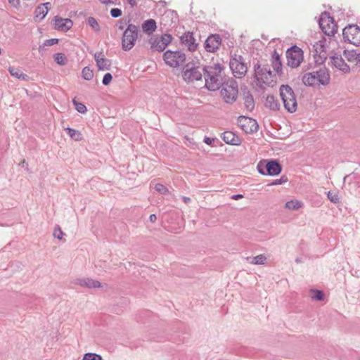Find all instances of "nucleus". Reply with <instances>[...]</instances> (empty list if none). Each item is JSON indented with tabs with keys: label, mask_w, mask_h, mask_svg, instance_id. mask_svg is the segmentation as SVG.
<instances>
[{
	"label": "nucleus",
	"mask_w": 360,
	"mask_h": 360,
	"mask_svg": "<svg viewBox=\"0 0 360 360\" xmlns=\"http://www.w3.org/2000/svg\"><path fill=\"white\" fill-rule=\"evenodd\" d=\"M224 67L216 63L213 65L203 66L202 72L205 81V86L210 91H216L220 89L223 81Z\"/></svg>",
	"instance_id": "obj_1"
},
{
	"label": "nucleus",
	"mask_w": 360,
	"mask_h": 360,
	"mask_svg": "<svg viewBox=\"0 0 360 360\" xmlns=\"http://www.w3.org/2000/svg\"><path fill=\"white\" fill-rule=\"evenodd\" d=\"M280 96L284 108L290 112H295L297 108V103L294 91L289 85H281L280 87Z\"/></svg>",
	"instance_id": "obj_2"
},
{
	"label": "nucleus",
	"mask_w": 360,
	"mask_h": 360,
	"mask_svg": "<svg viewBox=\"0 0 360 360\" xmlns=\"http://www.w3.org/2000/svg\"><path fill=\"white\" fill-rule=\"evenodd\" d=\"M221 96L226 103L232 104L237 98L238 94V85L234 79L224 82L220 86Z\"/></svg>",
	"instance_id": "obj_3"
},
{
	"label": "nucleus",
	"mask_w": 360,
	"mask_h": 360,
	"mask_svg": "<svg viewBox=\"0 0 360 360\" xmlns=\"http://www.w3.org/2000/svg\"><path fill=\"white\" fill-rule=\"evenodd\" d=\"M258 172L264 176H277L282 171V166L276 160H263L257 165Z\"/></svg>",
	"instance_id": "obj_4"
},
{
	"label": "nucleus",
	"mask_w": 360,
	"mask_h": 360,
	"mask_svg": "<svg viewBox=\"0 0 360 360\" xmlns=\"http://www.w3.org/2000/svg\"><path fill=\"white\" fill-rule=\"evenodd\" d=\"M139 27L129 24L124 31L122 38V47L125 51L131 50L135 45L136 41L138 39Z\"/></svg>",
	"instance_id": "obj_5"
},
{
	"label": "nucleus",
	"mask_w": 360,
	"mask_h": 360,
	"mask_svg": "<svg viewBox=\"0 0 360 360\" xmlns=\"http://www.w3.org/2000/svg\"><path fill=\"white\" fill-rule=\"evenodd\" d=\"M255 79L261 86L262 84H269L272 81V72L266 65H262L259 61L254 64Z\"/></svg>",
	"instance_id": "obj_6"
},
{
	"label": "nucleus",
	"mask_w": 360,
	"mask_h": 360,
	"mask_svg": "<svg viewBox=\"0 0 360 360\" xmlns=\"http://www.w3.org/2000/svg\"><path fill=\"white\" fill-rule=\"evenodd\" d=\"M202 68L199 64L197 65L194 63H188L184 67L182 76L184 79L187 82H193L202 79Z\"/></svg>",
	"instance_id": "obj_7"
},
{
	"label": "nucleus",
	"mask_w": 360,
	"mask_h": 360,
	"mask_svg": "<svg viewBox=\"0 0 360 360\" xmlns=\"http://www.w3.org/2000/svg\"><path fill=\"white\" fill-rule=\"evenodd\" d=\"M319 25L322 32L328 36H333L338 30V26L330 13L323 12L319 19Z\"/></svg>",
	"instance_id": "obj_8"
},
{
	"label": "nucleus",
	"mask_w": 360,
	"mask_h": 360,
	"mask_svg": "<svg viewBox=\"0 0 360 360\" xmlns=\"http://www.w3.org/2000/svg\"><path fill=\"white\" fill-rule=\"evenodd\" d=\"M229 66L233 75L238 78H242L248 72L247 64L240 55L234 54L230 58Z\"/></svg>",
	"instance_id": "obj_9"
},
{
	"label": "nucleus",
	"mask_w": 360,
	"mask_h": 360,
	"mask_svg": "<svg viewBox=\"0 0 360 360\" xmlns=\"http://www.w3.org/2000/svg\"><path fill=\"white\" fill-rule=\"evenodd\" d=\"M165 63L172 68H178L186 61V55L181 51L167 50L163 54Z\"/></svg>",
	"instance_id": "obj_10"
},
{
	"label": "nucleus",
	"mask_w": 360,
	"mask_h": 360,
	"mask_svg": "<svg viewBox=\"0 0 360 360\" xmlns=\"http://www.w3.org/2000/svg\"><path fill=\"white\" fill-rule=\"evenodd\" d=\"M286 58L288 66L297 68L303 60V51L297 45H293L286 51Z\"/></svg>",
	"instance_id": "obj_11"
},
{
	"label": "nucleus",
	"mask_w": 360,
	"mask_h": 360,
	"mask_svg": "<svg viewBox=\"0 0 360 360\" xmlns=\"http://www.w3.org/2000/svg\"><path fill=\"white\" fill-rule=\"evenodd\" d=\"M342 37L345 42L354 46L360 45V28L356 25H349L342 30Z\"/></svg>",
	"instance_id": "obj_12"
},
{
	"label": "nucleus",
	"mask_w": 360,
	"mask_h": 360,
	"mask_svg": "<svg viewBox=\"0 0 360 360\" xmlns=\"http://www.w3.org/2000/svg\"><path fill=\"white\" fill-rule=\"evenodd\" d=\"M238 125L246 133H253L257 131L258 124L255 120L246 117L240 116L238 118Z\"/></svg>",
	"instance_id": "obj_13"
},
{
	"label": "nucleus",
	"mask_w": 360,
	"mask_h": 360,
	"mask_svg": "<svg viewBox=\"0 0 360 360\" xmlns=\"http://www.w3.org/2000/svg\"><path fill=\"white\" fill-rule=\"evenodd\" d=\"M221 44V38L219 34L210 35L205 41V49L207 52H216Z\"/></svg>",
	"instance_id": "obj_14"
},
{
	"label": "nucleus",
	"mask_w": 360,
	"mask_h": 360,
	"mask_svg": "<svg viewBox=\"0 0 360 360\" xmlns=\"http://www.w3.org/2000/svg\"><path fill=\"white\" fill-rule=\"evenodd\" d=\"M180 42L187 47L190 51H195L198 48V44L194 38L193 33L186 32L180 37Z\"/></svg>",
	"instance_id": "obj_15"
},
{
	"label": "nucleus",
	"mask_w": 360,
	"mask_h": 360,
	"mask_svg": "<svg viewBox=\"0 0 360 360\" xmlns=\"http://www.w3.org/2000/svg\"><path fill=\"white\" fill-rule=\"evenodd\" d=\"M221 138L227 144L239 146L241 143L239 136L231 131H224L221 135Z\"/></svg>",
	"instance_id": "obj_16"
},
{
	"label": "nucleus",
	"mask_w": 360,
	"mask_h": 360,
	"mask_svg": "<svg viewBox=\"0 0 360 360\" xmlns=\"http://www.w3.org/2000/svg\"><path fill=\"white\" fill-rule=\"evenodd\" d=\"M94 59L96 63L98 70H108L111 66L110 60L105 58L101 52L94 55Z\"/></svg>",
	"instance_id": "obj_17"
},
{
	"label": "nucleus",
	"mask_w": 360,
	"mask_h": 360,
	"mask_svg": "<svg viewBox=\"0 0 360 360\" xmlns=\"http://www.w3.org/2000/svg\"><path fill=\"white\" fill-rule=\"evenodd\" d=\"M331 63L337 69L344 72H349L350 71L349 66L345 62L341 56L335 55L330 58Z\"/></svg>",
	"instance_id": "obj_18"
},
{
	"label": "nucleus",
	"mask_w": 360,
	"mask_h": 360,
	"mask_svg": "<svg viewBox=\"0 0 360 360\" xmlns=\"http://www.w3.org/2000/svg\"><path fill=\"white\" fill-rule=\"evenodd\" d=\"M55 28L56 30H69L72 26V21L68 18H62L58 16H56L53 18Z\"/></svg>",
	"instance_id": "obj_19"
},
{
	"label": "nucleus",
	"mask_w": 360,
	"mask_h": 360,
	"mask_svg": "<svg viewBox=\"0 0 360 360\" xmlns=\"http://www.w3.org/2000/svg\"><path fill=\"white\" fill-rule=\"evenodd\" d=\"M76 284L87 288H98L101 287V283L97 280L90 278H84L77 279Z\"/></svg>",
	"instance_id": "obj_20"
},
{
	"label": "nucleus",
	"mask_w": 360,
	"mask_h": 360,
	"mask_svg": "<svg viewBox=\"0 0 360 360\" xmlns=\"http://www.w3.org/2000/svg\"><path fill=\"white\" fill-rule=\"evenodd\" d=\"M242 93L245 108L250 112L252 111L255 108V101L252 94L246 88L242 90Z\"/></svg>",
	"instance_id": "obj_21"
},
{
	"label": "nucleus",
	"mask_w": 360,
	"mask_h": 360,
	"mask_svg": "<svg viewBox=\"0 0 360 360\" xmlns=\"http://www.w3.org/2000/svg\"><path fill=\"white\" fill-rule=\"evenodd\" d=\"M318 85H327L330 82V75L326 68H320L314 71Z\"/></svg>",
	"instance_id": "obj_22"
},
{
	"label": "nucleus",
	"mask_w": 360,
	"mask_h": 360,
	"mask_svg": "<svg viewBox=\"0 0 360 360\" xmlns=\"http://www.w3.org/2000/svg\"><path fill=\"white\" fill-rule=\"evenodd\" d=\"M271 62L274 71L278 74L281 73L282 72V62L281 55L276 50H274L272 53Z\"/></svg>",
	"instance_id": "obj_23"
},
{
	"label": "nucleus",
	"mask_w": 360,
	"mask_h": 360,
	"mask_svg": "<svg viewBox=\"0 0 360 360\" xmlns=\"http://www.w3.org/2000/svg\"><path fill=\"white\" fill-rule=\"evenodd\" d=\"M264 105L271 110H278L280 108L278 99L273 95H268L266 97Z\"/></svg>",
	"instance_id": "obj_24"
},
{
	"label": "nucleus",
	"mask_w": 360,
	"mask_h": 360,
	"mask_svg": "<svg viewBox=\"0 0 360 360\" xmlns=\"http://www.w3.org/2000/svg\"><path fill=\"white\" fill-rule=\"evenodd\" d=\"M51 4L49 2L41 4L39 5L34 11L35 18H39L40 20L44 19L48 13L49 8L48 6H50Z\"/></svg>",
	"instance_id": "obj_25"
},
{
	"label": "nucleus",
	"mask_w": 360,
	"mask_h": 360,
	"mask_svg": "<svg viewBox=\"0 0 360 360\" xmlns=\"http://www.w3.org/2000/svg\"><path fill=\"white\" fill-rule=\"evenodd\" d=\"M142 30L148 34H152L157 28V24L155 20L148 19L145 20L142 24Z\"/></svg>",
	"instance_id": "obj_26"
},
{
	"label": "nucleus",
	"mask_w": 360,
	"mask_h": 360,
	"mask_svg": "<svg viewBox=\"0 0 360 360\" xmlns=\"http://www.w3.org/2000/svg\"><path fill=\"white\" fill-rule=\"evenodd\" d=\"M302 82L306 86H316L318 85L317 79L316 78L315 72H308L303 75Z\"/></svg>",
	"instance_id": "obj_27"
},
{
	"label": "nucleus",
	"mask_w": 360,
	"mask_h": 360,
	"mask_svg": "<svg viewBox=\"0 0 360 360\" xmlns=\"http://www.w3.org/2000/svg\"><path fill=\"white\" fill-rule=\"evenodd\" d=\"M149 43L151 45L150 49L153 51L161 52L165 49L164 45L162 44L159 37H151L149 39Z\"/></svg>",
	"instance_id": "obj_28"
},
{
	"label": "nucleus",
	"mask_w": 360,
	"mask_h": 360,
	"mask_svg": "<svg viewBox=\"0 0 360 360\" xmlns=\"http://www.w3.org/2000/svg\"><path fill=\"white\" fill-rule=\"evenodd\" d=\"M8 71L13 77L22 80H25L28 77L26 74L22 73L20 70L14 67H9Z\"/></svg>",
	"instance_id": "obj_29"
},
{
	"label": "nucleus",
	"mask_w": 360,
	"mask_h": 360,
	"mask_svg": "<svg viewBox=\"0 0 360 360\" xmlns=\"http://www.w3.org/2000/svg\"><path fill=\"white\" fill-rule=\"evenodd\" d=\"M251 264H264L266 262V257L264 255H259L253 257H247V260H250Z\"/></svg>",
	"instance_id": "obj_30"
},
{
	"label": "nucleus",
	"mask_w": 360,
	"mask_h": 360,
	"mask_svg": "<svg viewBox=\"0 0 360 360\" xmlns=\"http://www.w3.org/2000/svg\"><path fill=\"white\" fill-rule=\"evenodd\" d=\"M302 207V202L297 200H289V201L286 202L285 205V208H287L288 210H297Z\"/></svg>",
	"instance_id": "obj_31"
},
{
	"label": "nucleus",
	"mask_w": 360,
	"mask_h": 360,
	"mask_svg": "<svg viewBox=\"0 0 360 360\" xmlns=\"http://www.w3.org/2000/svg\"><path fill=\"white\" fill-rule=\"evenodd\" d=\"M68 135L75 141H81L82 139V134L72 128L67 127L65 129Z\"/></svg>",
	"instance_id": "obj_32"
},
{
	"label": "nucleus",
	"mask_w": 360,
	"mask_h": 360,
	"mask_svg": "<svg viewBox=\"0 0 360 360\" xmlns=\"http://www.w3.org/2000/svg\"><path fill=\"white\" fill-rule=\"evenodd\" d=\"M54 60L56 63L60 65H64L67 63V57L63 53H57L54 55Z\"/></svg>",
	"instance_id": "obj_33"
},
{
	"label": "nucleus",
	"mask_w": 360,
	"mask_h": 360,
	"mask_svg": "<svg viewBox=\"0 0 360 360\" xmlns=\"http://www.w3.org/2000/svg\"><path fill=\"white\" fill-rule=\"evenodd\" d=\"M72 103L75 108V110L82 114H85L87 111L86 105L79 101H77L75 98L72 100Z\"/></svg>",
	"instance_id": "obj_34"
},
{
	"label": "nucleus",
	"mask_w": 360,
	"mask_h": 360,
	"mask_svg": "<svg viewBox=\"0 0 360 360\" xmlns=\"http://www.w3.org/2000/svg\"><path fill=\"white\" fill-rule=\"evenodd\" d=\"M82 77L85 80H91L94 77V72L90 68L85 67L82 70Z\"/></svg>",
	"instance_id": "obj_35"
},
{
	"label": "nucleus",
	"mask_w": 360,
	"mask_h": 360,
	"mask_svg": "<svg viewBox=\"0 0 360 360\" xmlns=\"http://www.w3.org/2000/svg\"><path fill=\"white\" fill-rule=\"evenodd\" d=\"M87 23L88 25L91 27V28L96 31V32H98L100 31V26L96 20V19L94 17H89L87 18Z\"/></svg>",
	"instance_id": "obj_36"
},
{
	"label": "nucleus",
	"mask_w": 360,
	"mask_h": 360,
	"mask_svg": "<svg viewBox=\"0 0 360 360\" xmlns=\"http://www.w3.org/2000/svg\"><path fill=\"white\" fill-rule=\"evenodd\" d=\"M162 44L166 48L168 44H169L173 39L172 36L170 34H163L160 37H159Z\"/></svg>",
	"instance_id": "obj_37"
},
{
	"label": "nucleus",
	"mask_w": 360,
	"mask_h": 360,
	"mask_svg": "<svg viewBox=\"0 0 360 360\" xmlns=\"http://www.w3.org/2000/svg\"><path fill=\"white\" fill-rule=\"evenodd\" d=\"M102 356L100 354L96 353H86L82 360H102Z\"/></svg>",
	"instance_id": "obj_38"
},
{
	"label": "nucleus",
	"mask_w": 360,
	"mask_h": 360,
	"mask_svg": "<svg viewBox=\"0 0 360 360\" xmlns=\"http://www.w3.org/2000/svg\"><path fill=\"white\" fill-rule=\"evenodd\" d=\"M154 188L160 194L166 195L169 193L168 188L162 184H156Z\"/></svg>",
	"instance_id": "obj_39"
},
{
	"label": "nucleus",
	"mask_w": 360,
	"mask_h": 360,
	"mask_svg": "<svg viewBox=\"0 0 360 360\" xmlns=\"http://www.w3.org/2000/svg\"><path fill=\"white\" fill-rule=\"evenodd\" d=\"M327 197L329 200L333 203H338L340 201L338 194L336 192L328 191L327 193Z\"/></svg>",
	"instance_id": "obj_40"
},
{
	"label": "nucleus",
	"mask_w": 360,
	"mask_h": 360,
	"mask_svg": "<svg viewBox=\"0 0 360 360\" xmlns=\"http://www.w3.org/2000/svg\"><path fill=\"white\" fill-rule=\"evenodd\" d=\"M312 292H313L312 299H314L315 300H319V301H321L323 300L324 295L321 290H313Z\"/></svg>",
	"instance_id": "obj_41"
},
{
	"label": "nucleus",
	"mask_w": 360,
	"mask_h": 360,
	"mask_svg": "<svg viewBox=\"0 0 360 360\" xmlns=\"http://www.w3.org/2000/svg\"><path fill=\"white\" fill-rule=\"evenodd\" d=\"M357 54L358 53H356L355 51H348L346 50L344 51V55L349 61L356 59Z\"/></svg>",
	"instance_id": "obj_42"
},
{
	"label": "nucleus",
	"mask_w": 360,
	"mask_h": 360,
	"mask_svg": "<svg viewBox=\"0 0 360 360\" xmlns=\"http://www.w3.org/2000/svg\"><path fill=\"white\" fill-rule=\"evenodd\" d=\"M53 236L59 240L62 239L63 236V232L59 226H56L54 229Z\"/></svg>",
	"instance_id": "obj_43"
},
{
	"label": "nucleus",
	"mask_w": 360,
	"mask_h": 360,
	"mask_svg": "<svg viewBox=\"0 0 360 360\" xmlns=\"http://www.w3.org/2000/svg\"><path fill=\"white\" fill-rule=\"evenodd\" d=\"M131 20L129 18L128 20H126V19H120L117 24V26L118 27L119 30H123L125 27V26L127 25V23L130 24Z\"/></svg>",
	"instance_id": "obj_44"
},
{
	"label": "nucleus",
	"mask_w": 360,
	"mask_h": 360,
	"mask_svg": "<svg viewBox=\"0 0 360 360\" xmlns=\"http://www.w3.org/2000/svg\"><path fill=\"white\" fill-rule=\"evenodd\" d=\"M112 79V76L110 73H105L103 77L102 83L103 85H108Z\"/></svg>",
	"instance_id": "obj_45"
},
{
	"label": "nucleus",
	"mask_w": 360,
	"mask_h": 360,
	"mask_svg": "<svg viewBox=\"0 0 360 360\" xmlns=\"http://www.w3.org/2000/svg\"><path fill=\"white\" fill-rule=\"evenodd\" d=\"M287 181H288V178L285 176H282L280 179L274 180L271 183V185H273V186L281 185Z\"/></svg>",
	"instance_id": "obj_46"
},
{
	"label": "nucleus",
	"mask_w": 360,
	"mask_h": 360,
	"mask_svg": "<svg viewBox=\"0 0 360 360\" xmlns=\"http://www.w3.org/2000/svg\"><path fill=\"white\" fill-rule=\"evenodd\" d=\"M122 11L120 8H114L110 10V15L112 18H118L122 15Z\"/></svg>",
	"instance_id": "obj_47"
},
{
	"label": "nucleus",
	"mask_w": 360,
	"mask_h": 360,
	"mask_svg": "<svg viewBox=\"0 0 360 360\" xmlns=\"http://www.w3.org/2000/svg\"><path fill=\"white\" fill-rule=\"evenodd\" d=\"M9 4L15 8L18 9L20 6V0H8Z\"/></svg>",
	"instance_id": "obj_48"
},
{
	"label": "nucleus",
	"mask_w": 360,
	"mask_h": 360,
	"mask_svg": "<svg viewBox=\"0 0 360 360\" xmlns=\"http://www.w3.org/2000/svg\"><path fill=\"white\" fill-rule=\"evenodd\" d=\"M58 39H47L44 42V45L45 46H53L54 44H58Z\"/></svg>",
	"instance_id": "obj_49"
},
{
	"label": "nucleus",
	"mask_w": 360,
	"mask_h": 360,
	"mask_svg": "<svg viewBox=\"0 0 360 360\" xmlns=\"http://www.w3.org/2000/svg\"><path fill=\"white\" fill-rule=\"evenodd\" d=\"M315 47H316V52H318V49H319L322 51H324L325 46H324V44L321 43V41H319V43H317L316 45L315 46Z\"/></svg>",
	"instance_id": "obj_50"
},
{
	"label": "nucleus",
	"mask_w": 360,
	"mask_h": 360,
	"mask_svg": "<svg viewBox=\"0 0 360 360\" xmlns=\"http://www.w3.org/2000/svg\"><path fill=\"white\" fill-rule=\"evenodd\" d=\"M214 141V139H211V138H210V137H207V136H206V137H205V139H204V141H204L206 144H207V145H209V146H212V143H213V141Z\"/></svg>",
	"instance_id": "obj_51"
},
{
	"label": "nucleus",
	"mask_w": 360,
	"mask_h": 360,
	"mask_svg": "<svg viewBox=\"0 0 360 360\" xmlns=\"http://www.w3.org/2000/svg\"><path fill=\"white\" fill-rule=\"evenodd\" d=\"M103 4H115L117 0H100Z\"/></svg>",
	"instance_id": "obj_52"
},
{
	"label": "nucleus",
	"mask_w": 360,
	"mask_h": 360,
	"mask_svg": "<svg viewBox=\"0 0 360 360\" xmlns=\"http://www.w3.org/2000/svg\"><path fill=\"white\" fill-rule=\"evenodd\" d=\"M243 198V195L242 194H235L233 195L231 198L233 200H239Z\"/></svg>",
	"instance_id": "obj_53"
},
{
	"label": "nucleus",
	"mask_w": 360,
	"mask_h": 360,
	"mask_svg": "<svg viewBox=\"0 0 360 360\" xmlns=\"http://www.w3.org/2000/svg\"><path fill=\"white\" fill-rule=\"evenodd\" d=\"M149 220L151 222H155L157 220V217L155 214H151L149 217Z\"/></svg>",
	"instance_id": "obj_54"
},
{
	"label": "nucleus",
	"mask_w": 360,
	"mask_h": 360,
	"mask_svg": "<svg viewBox=\"0 0 360 360\" xmlns=\"http://www.w3.org/2000/svg\"><path fill=\"white\" fill-rule=\"evenodd\" d=\"M127 1L132 8H134L136 6V0H127Z\"/></svg>",
	"instance_id": "obj_55"
},
{
	"label": "nucleus",
	"mask_w": 360,
	"mask_h": 360,
	"mask_svg": "<svg viewBox=\"0 0 360 360\" xmlns=\"http://www.w3.org/2000/svg\"><path fill=\"white\" fill-rule=\"evenodd\" d=\"M182 200L185 202V203H188L191 202V198L189 197H186V196H183L182 197Z\"/></svg>",
	"instance_id": "obj_56"
},
{
	"label": "nucleus",
	"mask_w": 360,
	"mask_h": 360,
	"mask_svg": "<svg viewBox=\"0 0 360 360\" xmlns=\"http://www.w3.org/2000/svg\"><path fill=\"white\" fill-rule=\"evenodd\" d=\"M356 64L360 66V53L356 56Z\"/></svg>",
	"instance_id": "obj_57"
},
{
	"label": "nucleus",
	"mask_w": 360,
	"mask_h": 360,
	"mask_svg": "<svg viewBox=\"0 0 360 360\" xmlns=\"http://www.w3.org/2000/svg\"><path fill=\"white\" fill-rule=\"evenodd\" d=\"M295 262H296L297 263H299V262H300V260L299 259H295Z\"/></svg>",
	"instance_id": "obj_58"
},
{
	"label": "nucleus",
	"mask_w": 360,
	"mask_h": 360,
	"mask_svg": "<svg viewBox=\"0 0 360 360\" xmlns=\"http://www.w3.org/2000/svg\"><path fill=\"white\" fill-rule=\"evenodd\" d=\"M22 163L23 165H25V160H23Z\"/></svg>",
	"instance_id": "obj_59"
},
{
	"label": "nucleus",
	"mask_w": 360,
	"mask_h": 360,
	"mask_svg": "<svg viewBox=\"0 0 360 360\" xmlns=\"http://www.w3.org/2000/svg\"><path fill=\"white\" fill-rule=\"evenodd\" d=\"M22 163L23 165H25V160H23Z\"/></svg>",
	"instance_id": "obj_60"
},
{
	"label": "nucleus",
	"mask_w": 360,
	"mask_h": 360,
	"mask_svg": "<svg viewBox=\"0 0 360 360\" xmlns=\"http://www.w3.org/2000/svg\"><path fill=\"white\" fill-rule=\"evenodd\" d=\"M1 54V49L0 48V55Z\"/></svg>",
	"instance_id": "obj_61"
}]
</instances>
